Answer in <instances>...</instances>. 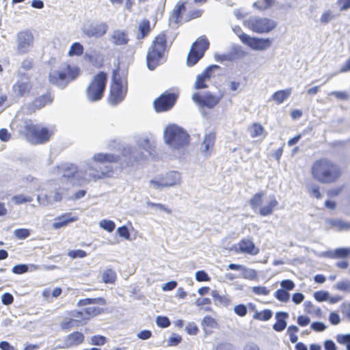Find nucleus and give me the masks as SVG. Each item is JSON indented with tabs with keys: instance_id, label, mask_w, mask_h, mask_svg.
Returning a JSON list of instances; mask_svg holds the SVG:
<instances>
[{
	"instance_id": "obj_1",
	"label": "nucleus",
	"mask_w": 350,
	"mask_h": 350,
	"mask_svg": "<svg viewBox=\"0 0 350 350\" xmlns=\"http://www.w3.org/2000/svg\"><path fill=\"white\" fill-rule=\"evenodd\" d=\"M344 170L334 160L327 157L316 159L311 165L310 174L314 180L321 184L338 183L342 177Z\"/></svg>"
},
{
	"instance_id": "obj_2",
	"label": "nucleus",
	"mask_w": 350,
	"mask_h": 350,
	"mask_svg": "<svg viewBox=\"0 0 350 350\" xmlns=\"http://www.w3.org/2000/svg\"><path fill=\"white\" fill-rule=\"evenodd\" d=\"M167 36L162 31L157 34L152 41L146 54L148 68L153 70L165 59L168 52Z\"/></svg>"
},
{
	"instance_id": "obj_3",
	"label": "nucleus",
	"mask_w": 350,
	"mask_h": 350,
	"mask_svg": "<svg viewBox=\"0 0 350 350\" xmlns=\"http://www.w3.org/2000/svg\"><path fill=\"white\" fill-rule=\"evenodd\" d=\"M20 134L31 144H43L48 142L54 134L52 129L34 124L30 119L25 120Z\"/></svg>"
},
{
	"instance_id": "obj_4",
	"label": "nucleus",
	"mask_w": 350,
	"mask_h": 350,
	"mask_svg": "<svg viewBox=\"0 0 350 350\" xmlns=\"http://www.w3.org/2000/svg\"><path fill=\"white\" fill-rule=\"evenodd\" d=\"M80 68L70 64H64L58 70L51 72L48 79L51 84L64 88L79 76Z\"/></svg>"
},
{
	"instance_id": "obj_5",
	"label": "nucleus",
	"mask_w": 350,
	"mask_h": 350,
	"mask_svg": "<svg viewBox=\"0 0 350 350\" xmlns=\"http://www.w3.org/2000/svg\"><path fill=\"white\" fill-rule=\"evenodd\" d=\"M249 204L254 211H258L260 216L271 215L278 208L279 202L274 195L266 198L264 191L256 193L250 200Z\"/></svg>"
},
{
	"instance_id": "obj_6",
	"label": "nucleus",
	"mask_w": 350,
	"mask_h": 350,
	"mask_svg": "<svg viewBox=\"0 0 350 350\" xmlns=\"http://www.w3.org/2000/svg\"><path fill=\"white\" fill-rule=\"evenodd\" d=\"M119 68L113 70L111 82L108 95V103L111 105H117L125 98L127 90V81L121 77Z\"/></svg>"
},
{
	"instance_id": "obj_7",
	"label": "nucleus",
	"mask_w": 350,
	"mask_h": 350,
	"mask_svg": "<svg viewBox=\"0 0 350 350\" xmlns=\"http://www.w3.org/2000/svg\"><path fill=\"white\" fill-rule=\"evenodd\" d=\"M108 76L107 72L100 71L91 79L85 88V96L88 101L96 103L101 100L106 91Z\"/></svg>"
},
{
	"instance_id": "obj_8",
	"label": "nucleus",
	"mask_w": 350,
	"mask_h": 350,
	"mask_svg": "<svg viewBox=\"0 0 350 350\" xmlns=\"http://www.w3.org/2000/svg\"><path fill=\"white\" fill-rule=\"evenodd\" d=\"M164 139L167 144L176 149L187 146L190 142L189 134L182 128L174 124L165 128Z\"/></svg>"
},
{
	"instance_id": "obj_9",
	"label": "nucleus",
	"mask_w": 350,
	"mask_h": 350,
	"mask_svg": "<svg viewBox=\"0 0 350 350\" xmlns=\"http://www.w3.org/2000/svg\"><path fill=\"white\" fill-rule=\"evenodd\" d=\"M178 94L165 91L157 98L153 103L154 110L157 113L170 110L176 104Z\"/></svg>"
},
{
	"instance_id": "obj_10",
	"label": "nucleus",
	"mask_w": 350,
	"mask_h": 350,
	"mask_svg": "<svg viewBox=\"0 0 350 350\" xmlns=\"http://www.w3.org/2000/svg\"><path fill=\"white\" fill-rule=\"evenodd\" d=\"M34 36L29 29L19 31L16 35V51L19 55L28 53L33 46Z\"/></svg>"
},
{
	"instance_id": "obj_11",
	"label": "nucleus",
	"mask_w": 350,
	"mask_h": 350,
	"mask_svg": "<svg viewBox=\"0 0 350 350\" xmlns=\"http://www.w3.org/2000/svg\"><path fill=\"white\" fill-rule=\"evenodd\" d=\"M247 26L252 31L258 33H269L274 29L277 23L268 18H254L247 21Z\"/></svg>"
},
{
	"instance_id": "obj_12",
	"label": "nucleus",
	"mask_w": 350,
	"mask_h": 350,
	"mask_svg": "<svg viewBox=\"0 0 350 350\" xmlns=\"http://www.w3.org/2000/svg\"><path fill=\"white\" fill-rule=\"evenodd\" d=\"M223 97V93L219 95H215L207 92L203 95H201L199 93H194L192 96V99L200 107H206L208 109H213L219 104Z\"/></svg>"
},
{
	"instance_id": "obj_13",
	"label": "nucleus",
	"mask_w": 350,
	"mask_h": 350,
	"mask_svg": "<svg viewBox=\"0 0 350 350\" xmlns=\"http://www.w3.org/2000/svg\"><path fill=\"white\" fill-rule=\"evenodd\" d=\"M18 76L24 77L26 81H17L12 86V90L18 97H25L29 96L33 89V83L30 81V77L24 74L19 73Z\"/></svg>"
},
{
	"instance_id": "obj_14",
	"label": "nucleus",
	"mask_w": 350,
	"mask_h": 350,
	"mask_svg": "<svg viewBox=\"0 0 350 350\" xmlns=\"http://www.w3.org/2000/svg\"><path fill=\"white\" fill-rule=\"evenodd\" d=\"M243 44L256 51L266 50L271 45V40L269 38H261L243 36Z\"/></svg>"
},
{
	"instance_id": "obj_15",
	"label": "nucleus",
	"mask_w": 350,
	"mask_h": 350,
	"mask_svg": "<svg viewBox=\"0 0 350 350\" xmlns=\"http://www.w3.org/2000/svg\"><path fill=\"white\" fill-rule=\"evenodd\" d=\"M238 254H248L256 256L260 252V250L256 247L251 238H243L239 241L234 249Z\"/></svg>"
},
{
	"instance_id": "obj_16",
	"label": "nucleus",
	"mask_w": 350,
	"mask_h": 350,
	"mask_svg": "<svg viewBox=\"0 0 350 350\" xmlns=\"http://www.w3.org/2000/svg\"><path fill=\"white\" fill-rule=\"evenodd\" d=\"M217 65H212L206 68L200 75H198L194 84L196 90L205 89L208 87L206 82L213 77V72L215 69H219Z\"/></svg>"
},
{
	"instance_id": "obj_17",
	"label": "nucleus",
	"mask_w": 350,
	"mask_h": 350,
	"mask_svg": "<svg viewBox=\"0 0 350 350\" xmlns=\"http://www.w3.org/2000/svg\"><path fill=\"white\" fill-rule=\"evenodd\" d=\"M104 312V309L98 306H90L85 308L83 311H76L72 314L74 318L81 319L83 323L86 322L90 319L95 317Z\"/></svg>"
},
{
	"instance_id": "obj_18",
	"label": "nucleus",
	"mask_w": 350,
	"mask_h": 350,
	"mask_svg": "<svg viewBox=\"0 0 350 350\" xmlns=\"http://www.w3.org/2000/svg\"><path fill=\"white\" fill-rule=\"evenodd\" d=\"M90 170L92 171V172L90 173V176L94 181L99 179L110 178L113 173V167L109 165H105L103 167L98 165L95 167H90Z\"/></svg>"
},
{
	"instance_id": "obj_19",
	"label": "nucleus",
	"mask_w": 350,
	"mask_h": 350,
	"mask_svg": "<svg viewBox=\"0 0 350 350\" xmlns=\"http://www.w3.org/2000/svg\"><path fill=\"white\" fill-rule=\"evenodd\" d=\"M53 100V98L51 93L48 92L44 94L33 100L28 106V110L30 113L35 112L36 110H39L47 105L52 103Z\"/></svg>"
},
{
	"instance_id": "obj_20",
	"label": "nucleus",
	"mask_w": 350,
	"mask_h": 350,
	"mask_svg": "<svg viewBox=\"0 0 350 350\" xmlns=\"http://www.w3.org/2000/svg\"><path fill=\"white\" fill-rule=\"evenodd\" d=\"M77 220L78 217L73 215L72 213H65L54 219L52 226L54 229H59Z\"/></svg>"
},
{
	"instance_id": "obj_21",
	"label": "nucleus",
	"mask_w": 350,
	"mask_h": 350,
	"mask_svg": "<svg viewBox=\"0 0 350 350\" xmlns=\"http://www.w3.org/2000/svg\"><path fill=\"white\" fill-rule=\"evenodd\" d=\"M108 29V26L105 23L91 25L84 31L88 37L99 38L104 36Z\"/></svg>"
},
{
	"instance_id": "obj_22",
	"label": "nucleus",
	"mask_w": 350,
	"mask_h": 350,
	"mask_svg": "<svg viewBox=\"0 0 350 350\" xmlns=\"http://www.w3.org/2000/svg\"><path fill=\"white\" fill-rule=\"evenodd\" d=\"M185 10L186 2H178L170 16V23L176 25H178L182 20V13Z\"/></svg>"
},
{
	"instance_id": "obj_23",
	"label": "nucleus",
	"mask_w": 350,
	"mask_h": 350,
	"mask_svg": "<svg viewBox=\"0 0 350 350\" xmlns=\"http://www.w3.org/2000/svg\"><path fill=\"white\" fill-rule=\"evenodd\" d=\"M111 40L115 46L126 45L129 41L128 32L125 30H114L111 36Z\"/></svg>"
},
{
	"instance_id": "obj_24",
	"label": "nucleus",
	"mask_w": 350,
	"mask_h": 350,
	"mask_svg": "<svg viewBox=\"0 0 350 350\" xmlns=\"http://www.w3.org/2000/svg\"><path fill=\"white\" fill-rule=\"evenodd\" d=\"M247 306L250 310L254 312L252 317L253 319L254 320L267 321H269L273 316V312L270 309H265L262 311H258L256 310V305L252 303H249Z\"/></svg>"
},
{
	"instance_id": "obj_25",
	"label": "nucleus",
	"mask_w": 350,
	"mask_h": 350,
	"mask_svg": "<svg viewBox=\"0 0 350 350\" xmlns=\"http://www.w3.org/2000/svg\"><path fill=\"white\" fill-rule=\"evenodd\" d=\"M58 170L62 173V176L68 180L74 178L79 172L78 167L73 163H66L57 166Z\"/></svg>"
},
{
	"instance_id": "obj_26",
	"label": "nucleus",
	"mask_w": 350,
	"mask_h": 350,
	"mask_svg": "<svg viewBox=\"0 0 350 350\" xmlns=\"http://www.w3.org/2000/svg\"><path fill=\"white\" fill-rule=\"evenodd\" d=\"M85 336L80 332H73L66 336L64 340L65 345L67 347H75L82 344L84 342Z\"/></svg>"
},
{
	"instance_id": "obj_27",
	"label": "nucleus",
	"mask_w": 350,
	"mask_h": 350,
	"mask_svg": "<svg viewBox=\"0 0 350 350\" xmlns=\"http://www.w3.org/2000/svg\"><path fill=\"white\" fill-rule=\"evenodd\" d=\"M92 160L100 164H103L105 163H117L120 160V157L117 154H110V153H97L95 154Z\"/></svg>"
},
{
	"instance_id": "obj_28",
	"label": "nucleus",
	"mask_w": 350,
	"mask_h": 350,
	"mask_svg": "<svg viewBox=\"0 0 350 350\" xmlns=\"http://www.w3.org/2000/svg\"><path fill=\"white\" fill-rule=\"evenodd\" d=\"M138 33L137 34V40H143L147 37L151 32L150 22L149 20L144 18L142 20L138 25Z\"/></svg>"
},
{
	"instance_id": "obj_29",
	"label": "nucleus",
	"mask_w": 350,
	"mask_h": 350,
	"mask_svg": "<svg viewBox=\"0 0 350 350\" xmlns=\"http://www.w3.org/2000/svg\"><path fill=\"white\" fill-rule=\"evenodd\" d=\"M210 42L205 36H200L192 44L191 47L200 51L204 55L206 51L209 48Z\"/></svg>"
},
{
	"instance_id": "obj_30",
	"label": "nucleus",
	"mask_w": 350,
	"mask_h": 350,
	"mask_svg": "<svg viewBox=\"0 0 350 350\" xmlns=\"http://www.w3.org/2000/svg\"><path fill=\"white\" fill-rule=\"evenodd\" d=\"M275 317L277 321L273 324V328L276 332H282L286 327V319L288 317V314L284 312H279L276 313Z\"/></svg>"
},
{
	"instance_id": "obj_31",
	"label": "nucleus",
	"mask_w": 350,
	"mask_h": 350,
	"mask_svg": "<svg viewBox=\"0 0 350 350\" xmlns=\"http://www.w3.org/2000/svg\"><path fill=\"white\" fill-rule=\"evenodd\" d=\"M291 94V89L278 90L274 92L271 96V99L275 102L277 105L282 104Z\"/></svg>"
},
{
	"instance_id": "obj_32",
	"label": "nucleus",
	"mask_w": 350,
	"mask_h": 350,
	"mask_svg": "<svg viewBox=\"0 0 350 350\" xmlns=\"http://www.w3.org/2000/svg\"><path fill=\"white\" fill-rule=\"evenodd\" d=\"M211 295L216 306L226 307L231 303V300L228 295H221L217 291H213Z\"/></svg>"
},
{
	"instance_id": "obj_33",
	"label": "nucleus",
	"mask_w": 350,
	"mask_h": 350,
	"mask_svg": "<svg viewBox=\"0 0 350 350\" xmlns=\"http://www.w3.org/2000/svg\"><path fill=\"white\" fill-rule=\"evenodd\" d=\"M204 57V55L202 54L200 51H198L193 47H191L190 51L188 53L187 58V64L189 66H193L197 62Z\"/></svg>"
},
{
	"instance_id": "obj_34",
	"label": "nucleus",
	"mask_w": 350,
	"mask_h": 350,
	"mask_svg": "<svg viewBox=\"0 0 350 350\" xmlns=\"http://www.w3.org/2000/svg\"><path fill=\"white\" fill-rule=\"evenodd\" d=\"M85 324L83 321L81 319L75 318V319H66L61 323V328L64 330H69L74 327H79L82 325Z\"/></svg>"
},
{
	"instance_id": "obj_35",
	"label": "nucleus",
	"mask_w": 350,
	"mask_h": 350,
	"mask_svg": "<svg viewBox=\"0 0 350 350\" xmlns=\"http://www.w3.org/2000/svg\"><path fill=\"white\" fill-rule=\"evenodd\" d=\"M216 135L215 132H211L204 136L202 145L204 146L203 152H208L212 150L215 142Z\"/></svg>"
},
{
	"instance_id": "obj_36",
	"label": "nucleus",
	"mask_w": 350,
	"mask_h": 350,
	"mask_svg": "<svg viewBox=\"0 0 350 350\" xmlns=\"http://www.w3.org/2000/svg\"><path fill=\"white\" fill-rule=\"evenodd\" d=\"M275 3V0H257L253 6L256 10L263 12L271 8Z\"/></svg>"
},
{
	"instance_id": "obj_37",
	"label": "nucleus",
	"mask_w": 350,
	"mask_h": 350,
	"mask_svg": "<svg viewBox=\"0 0 350 350\" xmlns=\"http://www.w3.org/2000/svg\"><path fill=\"white\" fill-rule=\"evenodd\" d=\"M106 301L105 299L103 297H97V298H85L79 299L77 306H84L90 304H98L104 306L105 305Z\"/></svg>"
},
{
	"instance_id": "obj_38",
	"label": "nucleus",
	"mask_w": 350,
	"mask_h": 350,
	"mask_svg": "<svg viewBox=\"0 0 350 350\" xmlns=\"http://www.w3.org/2000/svg\"><path fill=\"white\" fill-rule=\"evenodd\" d=\"M117 278L116 272L111 269H107L103 273L102 280L105 284H113Z\"/></svg>"
},
{
	"instance_id": "obj_39",
	"label": "nucleus",
	"mask_w": 350,
	"mask_h": 350,
	"mask_svg": "<svg viewBox=\"0 0 350 350\" xmlns=\"http://www.w3.org/2000/svg\"><path fill=\"white\" fill-rule=\"evenodd\" d=\"M250 136L252 138L262 135L265 133L264 127L259 123H253L249 128Z\"/></svg>"
},
{
	"instance_id": "obj_40",
	"label": "nucleus",
	"mask_w": 350,
	"mask_h": 350,
	"mask_svg": "<svg viewBox=\"0 0 350 350\" xmlns=\"http://www.w3.org/2000/svg\"><path fill=\"white\" fill-rule=\"evenodd\" d=\"M328 224L338 230H344L350 229V223H347L341 219H331L328 221Z\"/></svg>"
},
{
	"instance_id": "obj_41",
	"label": "nucleus",
	"mask_w": 350,
	"mask_h": 350,
	"mask_svg": "<svg viewBox=\"0 0 350 350\" xmlns=\"http://www.w3.org/2000/svg\"><path fill=\"white\" fill-rule=\"evenodd\" d=\"M202 325L204 330L208 329H213L217 327V323L216 320L212 317L207 315L205 316L202 321Z\"/></svg>"
},
{
	"instance_id": "obj_42",
	"label": "nucleus",
	"mask_w": 350,
	"mask_h": 350,
	"mask_svg": "<svg viewBox=\"0 0 350 350\" xmlns=\"http://www.w3.org/2000/svg\"><path fill=\"white\" fill-rule=\"evenodd\" d=\"M83 53V47L79 42L73 43L68 51L69 56H80Z\"/></svg>"
},
{
	"instance_id": "obj_43",
	"label": "nucleus",
	"mask_w": 350,
	"mask_h": 350,
	"mask_svg": "<svg viewBox=\"0 0 350 350\" xmlns=\"http://www.w3.org/2000/svg\"><path fill=\"white\" fill-rule=\"evenodd\" d=\"M35 67V62L32 58H25L21 63V68L24 71H29Z\"/></svg>"
},
{
	"instance_id": "obj_44",
	"label": "nucleus",
	"mask_w": 350,
	"mask_h": 350,
	"mask_svg": "<svg viewBox=\"0 0 350 350\" xmlns=\"http://www.w3.org/2000/svg\"><path fill=\"white\" fill-rule=\"evenodd\" d=\"M274 296L278 300L282 302H287L290 298L288 291L282 288L277 290L274 293Z\"/></svg>"
},
{
	"instance_id": "obj_45",
	"label": "nucleus",
	"mask_w": 350,
	"mask_h": 350,
	"mask_svg": "<svg viewBox=\"0 0 350 350\" xmlns=\"http://www.w3.org/2000/svg\"><path fill=\"white\" fill-rule=\"evenodd\" d=\"M174 181H163L162 178H160L159 180H152L150 181V184L155 189H159L160 187H166L173 186Z\"/></svg>"
},
{
	"instance_id": "obj_46",
	"label": "nucleus",
	"mask_w": 350,
	"mask_h": 350,
	"mask_svg": "<svg viewBox=\"0 0 350 350\" xmlns=\"http://www.w3.org/2000/svg\"><path fill=\"white\" fill-rule=\"evenodd\" d=\"M163 181H174L173 185L178 183L180 181V174L176 172H170L161 177Z\"/></svg>"
},
{
	"instance_id": "obj_47",
	"label": "nucleus",
	"mask_w": 350,
	"mask_h": 350,
	"mask_svg": "<svg viewBox=\"0 0 350 350\" xmlns=\"http://www.w3.org/2000/svg\"><path fill=\"white\" fill-rule=\"evenodd\" d=\"M308 193L316 199H321L322 194L320 191V187L318 185H312L307 188Z\"/></svg>"
},
{
	"instance_id": "obj_48",
	"label": "nucleus",
	"mask_w": 350,
	"mask_h": 350,
	"mask_svg": "<svg viewBox=\"0 0 350 350\" xmlns=\"http://www.w3.org/2000/svg\"><path fill=\"white\" fill-rule=\"evenodd\" d=\"M299 329L296 325H290L287 329V334L289 336L290 341L292 343L297 342L298 340V336H297V333L298 332Z\"/></svg>"
},
{
	"instance_id": "obj_49",
	"label": "nucleus",
	"mask_w": 350,
	"mask_h": 350,
	"mask_svg": "<svg viewBox=\"0 0 350 350\" xmlns=\"http://www.w3.org/2000/svg\"><path fill=\"white\" fill-rule=\"evenodd\" d=\"M12 200L15 204H21L27 202H31L32 201V198L31 196L20 194L13 196Z\"/></svg>"
},
{
	"instance_id": "obj_50",
	"label": "nucleus",
	"mask_w": 350,
	"mask_h": 350,
	"mask_svg": "<svg viewBox=\"0 0 350 350\" xmlns=\"http://www.w3.org/2000/svg\"><path fill=\"white\" fill-rule=\"evenodd\" d=\"M100 226L109 232H111L116 228L115 223L111 220L103 219L100 221Z\"/></svg>"
},
{
	"instance_id": "obj_51",
	"label": "nucleus",
	"mask_w": 350,
	"mask_h": 350,
	"mask_svg": "<svg viewBox=\"0 0 350 350\" xmlns=\"http://www.w3.org/2000/svg\"><path fill=\"white\" fill-rule=\"evenodd\" d=\"M14 235L18 239H25L30 235L29 230L27 228H18L14 230Z\"/></svg>"
},
{
	"instance_id": "obj_52",
	"label": "nucleus",
	"mask_w": 350,
	"mask_h": 350,
	"mask_svg": "<svg viewBox=\"0 0 350 350\" xmlns=\"http://www.w3.org/2000/svg\"><path fill=\"white\" fill-rule=\"evenodd\" d=\"M107 342L106 337L102 335H94L91 337V344L93 345L101 346Z\"/></svg>"
},
{
	"instance_id": "obj_53",
	"label": "nucleus",
	"mask_w": 350,
	"mask_h": 350,
	"mask_svg": "<svg viewBox=\"0 0 350 350\" xmlns=\"http://www.w3.org/2000/svg\"><path fill=\"white\" fill-rule=\"evenodd\" d=\"M157 325L161 328H166L170 325V321L167 317L159 316L156 319Z\"/></svg>"
},
{
	"instance_id": "obj_54",
	"label": "nucleus",
	"mask_w": 350,
	"mask_h": 350,
	"mask_svg": "<svg viewBox=\"0 0 350 350\" xmlns=\"http://www.w3.org/2000/svg\"><path fill=\"white\" fill-rule=\"evenodd\" d=\"M87 255V252L82 250H70L68 252V256L73 259L77 258H85Z\"/></svg>"
},
{
	"instance_id": "obj_55",
	"label": "nucleus",
	"mask_w": 350,
	"mask_h": 350,
	"mask_svg": "<svg viewBox=\"0 0 350 350\" xmlns=\"http://www.w3.org/2000/svg\"><path fill=\"white\" fill-rule=\"evenodd\" d=\"M337 341L341 345H346L347 349L350 350V334L338 335Z\"/></svg>"
},
{
	"instance_id": "obj_56",
	"label": "nucleus",
	"mask_w": 350,
	"mask_h": 350,
	"mask_svg": "<svg viewBox=\"0 0 350 350\" xmlns=\"http://www.w3.org/2000/svg\"><path fill=\"white\" fill-rule=\"evenodd\" d=\"M234 313L239 317H245L247 312V306L243 304H238L234 308Z\"/></svg>"
},
{
	"instance_id": "obj_57",
	"label": "nucleus",
	"mask_w": 350,
	"mask_h": 350,
	"mask_svg": "<svg viewBox=\"0 0 350 350\" xmlns=\"http://www.w3.org/2000/svg\"><path fill=\"white\" fill-rule=\"evenodd\" d=\"M252 291L258 295H268L270 293V291L264 286H254Z\"/></svg>"
},
{
	"instance_id": "obj_58",
	"label": "nucleus",
	"mask_w": 350,
	"mask_h": 350,
	"mask_svg": "<svg viewBox=\"0 0 350 350\" xmlns=\"http://www.w3.org/2000/svg\"><path fill=\"white\" fill-rule=\"evenodd\" d=\"M344 187L343 185H341L336 188H332L327 191V195L329 198L338 196L342 192Z\"/></svg>"
},
{
	"instance_id": "obj_59",
	"label": "nucleus",
	"mask_w": 350,
	"mask_h": 350,
	"mask_svg": "<svg viewBox=\"0 0 350 350\" xmlns=\"http://www.w3.org/2000/svg\"><path fill=\"white\" fill-rule=\"evenodd\" d=\"M196 279L198 282H209L211 278L204 271H198L196 273Z\"/></svg>"
},
{
	"instance_id": "obj_60",
	"label": "nucleus",
	"mask_w": 350,
	"mask_h": 350,
	"mask_svg": "<svg viewBox=\"0 0 350 350\" xmlns=\"http://www.w3.org/2000/svg\"><path fill=\"white\" fill-rule=\"evenodd\" d=\"M280 285L282 289L285 291H291L295 288L294 282L291 280H282L280 283Z\"/></svg>"
},
{
	"instance_id": "obj_61",
	"label": "nucleus",
	"mask_w": 350,
	"mask_h": 350,
	"mask_svg": "<svg viewBox=\"0 0 350 350\" xmlns=\"http://www.w3.org/2000/svg\"><path fill=\"white\" fill-rule=\"evenodd\" d=\"M297 323L301 327H305L310 324V319L306 315H299L297 317Z\"/></svg>"
},
{
	"instance_id": "obj_62",
	"label": "nucleus",
	"mask_w": 350,
	"mask_h": 350,
	"mask_svg": "<svg viewBox=\"0 0 350 350\" xmlns=\"http://www.w3.org/2000/svg\"><path fill=\"white\" fill-rule=\"evenodd\" d=\"M182 340V337L179 335L173 334L169 338L167 343L169 346H176Z\"/></svg>"
},
{
	"instance_id": "obj_63",
	"label": "nucleus",
	"mask_w": 350,
	"mask_h": 350,
	"mask_svg": "<svg viewBox=\"0 0 350 350\" xmlns=\"http://www.w3.org/2000/svg\"><path fill=\"white\" fill-rule=\"evenodd\" d=\"M334 18V15L332 14L330 10H327L323 12L321 16V22L323 24H326L329 22Z\"/></svg>"
},
{
	"instance_id": "obj_64",
	"label": "nucleus",
	"mask_w": 350,
	"mask_h": 350,
	"mask_svg": "<svg viewBox=\"0 0 350 350\" xmlns=\"http://www.w3.org/2000/svg\"><path fill=\"white\" fill-rule=\"evenodd\" d=\"M337 288L338 290L341 291L350 293V282L342 281L340 282H338L337 284Z\"/></svg>"
}]
</instances>
